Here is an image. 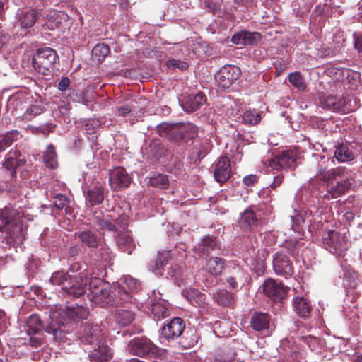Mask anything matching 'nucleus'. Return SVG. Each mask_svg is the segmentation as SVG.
Returning a JSON list of instances; mask_svg holds the SVG:
<instances>
[{
    "mask_svg": "<svg viewBox=\"0 0 362 362\" xmlns=\"http://www.w3.org/2000/svg\"><path fill=\"white\" fill-rule=\"evenodd\" d=\"M194 248L196 252L202 256H208L211 252L218 251L221 249L216 240L211 237L204 238L202 243Z\"/></svg>",
    "mask_w": 362,
    "mask_h": 362,
    "instance_id": "cd10ccee",
    "label": "nucleus"
},
{
    "mask_svg": "<svg viewBox=\"0 0 362 362\" xmlns=\"http://www.w3.org/2000/svg\"><path fill=\"white\" fill-rule=\"evenodd\" d=\"M131 111L132 106L128 104H125L117 108V114L119 116H125L127 114L130 113Z\"/></svg>",
    "mask_w": 362,
    "mask_h": 362,
    "instance_id": "0e129e2a",
    "label": "nucleus"
},
{
    "mask_svg": "<svg viewBox=\"0 0 362 362\" xmlns=\"http://www.w3.org/2000/svg\"><path fill=\"white\" fill-rule=\"evenodd\" d=\"M257 181V177L255 175H249L245 176L243 178V182L247 186H251L253 185Z\"/></svg>",
    "mask_w": 362,
    "mask_h": 362,
    "instance_id": "338daca9",
    "label": "nucleus"
},
{
    "mask_svg": "<svg viewBox=\"0 0 362 362\" xmlns=\"http://www.w3.org/2000/svg\"><path fill=\"white\" fill-rule=\"evenodd\" d=\"M20 133L17 130H11L0 136V152L4 151L19 139Z\"/></svg>",
    "mask_w": 362,
    "mask_h": 362,
    "instance_id": "e433bc0d",
    "label": "nucleus"
},
{
    "mask_svg": "<svg viewBox=\"0 0 362 362\" xmlns=\"http://www.w3.org/2000/svg\"><path fill=\"white\" fill-rule=\"evenodd\" d=\"M89 351V358L91 362H106L112 357V350L107 346L105 340L92 347Z\"/></svg>",
    "mask_w": 362,
    "mask_h": 362,
    "instance_id": "6ab92c4d",
    "label": "nucleus"
},
{
    "mask_svg": "<svg viewBox=\"0 0 362 362\" xmlns=\"http://www.w3.org/2000/svg\"><path fill=\"white\" fill-rule=\"evenodd\" d=\"M303 341L310 348L312 351H315L317 349V345L320 343V339L317 337H314L312 336H308L303 337Z\"/></svg>",
    "mask_w": 362,
    "mask_h": 362,
    "instance_id": "052dcab7",
    "label": "nucleus"
},
{
    "mask_svg": "<svg viewBox=\"0 0 362 362\" xmlns=\"http://www.w3.org/2000/svg\"><path fill=\"white\" fill-rule=\"evenodd\" d=\"M206 101V96L202 93H198L185 96L180 103L184 111L192 112L197 110Z\"/></svg>",
    "mask_w": 362,
    "mask_h": 362,
    "instance_id": "412c9836",
    "label": "nucleus"
},
{
    "mask_svg": "<svg viewBox=\"0 0 362 362\" xmlns=\"http://www.w3.org/2000/svg\"><path fill=\"white\" fill-rule=\"evenodd\" d=\"M54 205L58 209L65 208L69 203V199L64 194H57L54 197Z\"/></svg>",
    "mask_w": 362,
    "mask_h": 362,
    "instance_id": "6e6d98bb",
    "label": "nucleus"
},
{
    "mask_svg": "<svg viewBox=\"0 0 362 362\" xmlns=\"http://www.w3.org/2000/svg\"><path fill=\"white\" fill-rule=\"evenodd\" d=\"M240 75V70L238 66H224L216 74V81L221 88L226 89L238 79Z\"/></svg>",
    "mask_w": 362,
    "mask_h": 362,
    "instance_id": "4468645a",
    "label": "nucleus"
},
{
    "mask_svg": "<svg viewBox=\"0 0 362 362\" xmlns=\"http://www.w3.org/2000/svg\"><path fill=\"white\" fill-rule=\"evenodd\" d=\"M224 259L220 257H211L206 259V269L211 275H220L224 268Z\"/></svg>",
    "mask_w": 362,
    "mask_h": 362,
    "instance_id": "7c9ffc66",
    "label": "nucleus"
},
{
    "mask_svg": "<svg viewBox=\"0 0 362 362\" xmlns=\"http://www.w3.org/2000/svg\"><path fill=\"white\" fill-rule=\"evenodd\" d=\"M167 66L170 69L178 68L180 70H185L187 68V64L186 62L178 61L174 59H169L167 62Z\"/></svg>",
    "mask_w": 362,
    "mask_h": 362,
    "instance_id": "bf43d9fd",
    "label": "nucleus"
},
{
    "mask_svg": "<svg viewBox=\"0 0 362 362\" xmlns=\"http://www.w3.org/2000/svg\"><path fill=\"white\" fill-rule=\"evenodd\" d=\"M83 277L88 281L86 289L90 291L88 295L91 302L100 307H105L112 300L109 284L103 282L100 278L88 279L87 275L81 274V280Z\"/></svg>",
    "mask_w": 362,
    "mask_h": 362,
    "instance_id": "423d86ee",
    "label": "nucleus"
},
{
    "mask_svg": "<svg viewBox=\"0 0 362 362\" xmlns=\"http://www.w3.org/2000/svg\"><path fill=\"white\" fill-rule=\"evenodd\" d=\"M70 84V80L68 77H63L57 84V88L61 90H65Z\"/></svg>",
    "mask_w": 362,
    "mask_h": 362,
    "instance_id": "e2e57ef3",
    "label": "nucleus"
},
{
    "mask_svg": "<svg viewBox=\"0 0 362 362\" xmlns=\"http://www.w3.org/2000/svg\"><path fill=\"white\" fill-rule=\"evenodd\" d=\"M214 298L219 305L223 307L232 305L234 301L233 294L226 290L218 291L214 293Z\"/></svg>",
    "mask_w": 362,
    "mask_h": 362,
    "instance_id": "4c0bfd02",
    "label": "nucleus"
},
{
    "mask_svg": "<svg viewBox=\"0 0 362 362\" xmlns=\"http://www.w3.org/2000/svg\"><path fill=\"white\" fill-rule=\"evenodd\" d=\"M59 13H54L47 22L46 25L49 30H54L58 28L62 23L59 18Z\"/></svg>",
    "mask_w": 362,
    "mask_h": 362,
    "instance_id": "13d9d810",
    "label": "nucleus"
},
{
    "mask_svg": "<svg viewBox=\"0 0 362 362\" xmlns=\"http://www.w3.org/2000/svg\"><path fill=\"white\" fill-rule=\"evenodd\" d=\"M109 182L112 189L119 190L129 185L131 178L124 168H117L111 173Z\"/></svg>",
    "mask_w": 362,
    "mask_h": 362,
    "instance_id": "a211bd4d",
    "label": "nucleus"
},
{
    "mask_svg": "<svg viewBox=\"0 0 362 362\" xmlns=\"http://www.w3.org/2000/svg\"><path fill=\"white\" fill-rule=\"evenodd\" d=\"M43 161L47 168L55 169L58 167V162L55 148L49 144L43 152Z\"/></svg>",
    "mask_w": 362,
    "mask_h": 362,
    "instance_id": "72a5a7b5",
    "label": "nucleus"
},
{
    "mask_svg": "<svg viewBox=\"0 0 362 362\" xmlns=\"http://www.w3.org/2000/svg\"><path fill=\"white\" fill-rule=\"evenodd\" d=\"M198 128L192 124H168L163 123L158 126V132L163 137L170 140L177 141L187 136L194 138L198 134Z\"/></svg>",
    "mask_w": 362,
    "mask_h": 362,
    "instance_id": "0eeeda50",
    "label": "nucleus"
},
{
    "mask_svg": "<svg viewBox=\"0 0 362 362\" xmlns=\"http://www.w3.org/2000/svg\"><path fill=\"white\" fill-rule=\"evenodd\" d=\"M186 298L192 304L198 303L200 304L204 300V296L202 294L198 292V291L192 290L190 292H186Z\"/></svg>",
    "mask_w": 362,
    "mask_h": 362,
    "instance_id": "864d4df0",
    "label": "nucleus"
},
{
    "mask_svg": "<svg viewBox=\"0 0 362 362\" xmlns=\"http://www.w3.org/2000/svg\"><path fill=\"white\" fill-rule=\"evenodd\" d=\"M230 161L226 156H221L217 160L214 175L216 180L220 183L225 182L230 175Z\"/></svg>",
    "mask_w": 362,
    "mask_h": 362,
    "instance_id": "4be33fe9",
    "label": "nucleus"
},
{
    "mask_svg": "<svg viewBox=\"0 0 362 362\" xmlns=\"http://www.w3.org/2000/svg\"><path fill=\"white\" fill-rule=\"evenodd\" d=\"M78 237L81 241L89 247H96L98 245V240L91 231H82L79 233Z\"/></svg>",
    "mask_w": 362,
    "mask_h": 362,
    "instance_id": "37998d69",
    "label": "nucleus"
},
{
    "mask_svg": "<svg viewBox=\"0 0 362 362\" xmlns=\"http://www.w3.org/2000/svg\"><path fill=\"white\" fill-rule=\"evenodd\" d=\"M284 247H286L292 255H294L298 247V242L296 238L286 240L284 242Z\"/></svg>",
    "mask_w": 362,
    "mask_h": 362,
    "instance_id": "680f3d73",
    "label": "nucleus"
},
{
    "mask_svg": "<svg viewBox=\"0 0 362 362\" xmlns=\"http://www.w3.org/2000/svg\"><path fill=\"white\" fill-rule=\"evenodd\" d=\"M57 57V52L53 49L48 47H40L31 59L30 70L40 75H51Z\"/></svg>",
    "mask_w": 362,
    "mask_h": 362,
    "instance_id": "20e7f679",
    "label": "nucleus"
},
{
    "mask_svg": "<svg viewBox=\"0 0 362 362\" xmlns=\"http://www.w3.org/2000/svg\"><path fill=\"white\" fill-rule=\"evenodd\" d=\"M134 320L133 312L127 310H119L115 314L116 322L121 326H127Z\"/></svg>",
    "mask_w": 362,
    "mask_h": 362,
    "instance_id": "ea45409f",
    "label": "nucleus"
},
{
    "mask_svg": "<svg viewBox=\"0 0 362 362\" xmlns=\"http://www.w3.org/2000/svg\"><path fill=\"white\" fill-rule=\"evenodd\" d=\"M252 3V0H233L234 10L244 11Z\"/></svg>",
    "mask_w": 362,
    "mask_h": 362,
    "instance_id": "4d7b16f0",
    "label": "nucleus"
},
{
    "mask_svg": "<svg viewBox=\"0 0 362 362\" xmlns=\"http://www.w3.org/2000/svg\"><path fill=\"white\" fill-rule=\"evenodd\" d=\"M293 306L296 313L303 318L308 317L312 310L310 302L304 297H294Z\"/></svg>",
    "mask_w": 362,
    "mask_h": 362,
    "instance_id": "bb28decb",
    "label": "nucleus"
},
{
    "mask_svg": "<svg viewBox=\"0 0 362 362\" xmlns=\"http://www.w3.org/2000/svg\"><path fill=\"white\" fill-rule=\"evenodd\" d=\"M297 155L293 151H283L275 157L264 158V165L272 170H283L296 166Z\"/></svg>",
    "mask_w": 362,
    "mask_h": 362,
    "instance_id": "9d476101",
    "label": "nucleus"
},
{
    "mask_svg": "<svg viewBox=\"0 0 362 362\" xmlns=\"http://www.w3.org/2000/svg\"><path fill=\"white\" fill-rule=\"evenodd\" d=\"M30 337V344L32 347L37 348L44 341L43 332H35V333L27 332Z\"/></svg>",
    "mask_w": 362,
    "mask_h": 362,
    "instance_id": "3c124183",
    "label": "nucleus"
},
{
    "mask_svg": "<svg viewBox=\"0 0 362 362\" xmlns=\"http://www.w3.org/2000/svg\"><path fill=\"white\" fill-rule=\"evenodd\" d=\"M133 354L139 357H152L158 354V349L147 338H136L129 344Z\"/></svg>",
    "mask_w": 362,
    "mask_h": 362,
    "instance_id": "f8f14e48",
    "label": "nucleus"
},
{
    "mask_svg": "<svg viewBox=\"0 0 362 362\" xmlns=\"http://www.w3.org/2000/svg\"><path fill=\"white\" fill-rule=\"evenodd\" d=\"M170 259L169 251L159 252L158 259L150 267V269L156 275L173 279L180 286L179 281L182 280V271L177 264L170 262Z\"/></svg>",
    "mask_w": 362,
    "mask_h": 362,
    "instance_id": "39448f33",
    "label": "nucleus"
},
{
    "mask_svg": "<svg viewBox=\"0 0 362 362\" xmlns=\"http://www.w3.org/2000/svg\"><path fill=\"white\" fill-rule=\"evenodd\" d=\"M104 185L99 182L88 186L84 191L86 204L92 206L101 204L104 199Z\"/></svg>",
    "mask_w": 362,
    "mask_h": 362,
    "instance_id": "f3484780",
    "label": "nucleus"
},
{
    "mask_svg": "<svg viewBox=\"0 0 362 362\" xmlns=\"http://www.w3.org/2000/svg\"><path fill=\"white\" fill-rule=\"evenodd\" d=\"M263 292L269 298L274 300H281L286 296V287L281 283L273 279L266 280L263 285Z\"/></svg>",
    "mask_w": 362,
    "mask_h": 362,
    "instance_id": "2eb2a0df",
    "label": "nucleus"
},
{
    "mask_svg": "<svg viewBox=\"0 0 362 362\" xmlns=\"http://www.w3.org/2000/svg\"><path fill=\"white\" fill-rule=\"evenodd\" d=\"M25 100V95L22 93H16L9 97L7 106L12 108L13 110H17L21 108Z\"/></svg>",
    "mask_w": 362,
    "mask_h": 362,
    "instance_id": "a18cd8bd",
    "label": "nucleus"
},
{
    "mask_svg": "<svg viewBox=\"0 0 362 362\" xmlns=\"http://www.w3.org/2000/svg\"><path fill=\"white\" fill-rule=\"evenodd\" d=\"M354 37L355 49H356L359 52H362V34L356 35L354 33Z\"/></svg>",
    "mask_w": 362,
    "mask_h": 362,
    "instance_id": "69168bd1",
    "label": "nucleus"
},
{
    "mask_svg": "<svg viewBox=\"0 0 362 362\" xmlns=\"http://www.w3.org/2000/svg\"><path fill=\"white\" fill-rule=\"evenodd\" d=\"M21 157V153L18 149H12L7 155V158L3 163V166L10 172L11 176L16 175V169L23 166L26 160Z\"/></svg>",
    "mask_w": 362,
    "mask_h": 362,
    "instance_id": "b1692460",
    "label": "nucleus"
},
{
    "mask_svg": "<svg viewBox=\"0 0 362 362\" xmlns=\"http://www.w3.org/2000/svg\"><path fill=\"white\" fill-rule=\"evenodd\" d=\"M273 269L278 275L288 276L292 272V266L288 257L281 252H276L273 257Z\"/></svg>",
    "mask_w": 362,
    "mask_h": 362,
    "instance_id": "5701e85b",
    "label": "nucleus"
},
{
    "mask_svg": "<svg viewBox=\"0 0 362 362\" xmlns=\"http://www.w3.org/2000/svg\"><path fill=\"white\" fill-rule=\"evenodd\" d=\"M288 81L291 85L299 90H305L306 84L300 72H293L288 75Z\"/></svg>",
    "mask_w": 362,
    "mask_h": 362,
    "instance_id": "49530a36",
    "label": "nucleus"
},
{
    "mask_svg": "<svg viewBox=\"0 0 362 362\" xmlns=\"http://www.w3.org/2000/svg\"><path fill=\"white\" fill-rule=\"evenodd\" d=\"M211 148V143L208 139H203L197 144L192 148V153L195 156L194 159H202L209 152Z\"/></svg>",
    "mask_w": 362,
    "mask_h": 362,
    "instance_id": "58836bf2",
    "label": "nucleus"
},
{
    "mask_svg": "<svg viewBox=\"0 0 362 362\" xmlns=\"http://www.w3.org/2000/svg\"><path fill=\"white\" fill-rule=\"evenodd\" d=\"M110 53V47L104 43L97 44L92 50L93 57L99 62L103 61Z\"/></svg>",
    "mask_w": 362,
    "mask_h": 362,
    "instance_id": "79ce46f5",
    "label": "nucleus"
},
{
    "mask_svg": "<svg viewBox=\"0 0 362 362\" xmlns=\"http://www.w3.org/2000/svg\"><path fill=\"white\" fill-rule=\"evenodd\" d=\"M257 221V216L251 209H245L239 218L240 226L245 230H250L253 227L256 226Z\"/></svg>",
    "mask_w": 362,
    "mask_h": 362,
    "instance_id": "c85d7f7f",
    "label": "nucleus"
},
{
    "mask_svg": "<svg viewBox=\"0 0 362 362\" xmlns=\"http://www.w3.org/2000/svg\"><path fill=\"white\" fill-rule=\"evenodd\" d=\"M89 312L86 307L77 304L66 306L64 309L56 310L52 313V322L45 327L37 314H32L27 321L26 332L45 331L52 336L54 340L62 341L65 338V332L61 328L70 321H78L86 319Z\"/></svg>",
    "mask_w": 362,
    "mask_h": 362,
    "instance_id": "f03ea898",
    "label": "nucleus"
},
{
    "mask_svg": "<svg viewBox=\"0 0 362 362\" xmlns=\"http://www.w3.org/2000/svg\"><path fill=\"white\" fill-rule=\"evenodd\" d=\"M271 317L264 313H255L250 319L251 327L257 332L267 330L269 328Z\"/></svg>",
    "mask_w": 362,
    "mask_h": 362,
    "instance_id": "a878e982",
    "label": "nucleus"
},
{
    "mask_svg": "<svg viewBox=\"0 0 362 362\" xmlns=\"http://www.w3.org/2000/svg\"><path fill=\"white\" fill-rule=\"evenodd\" d=\"M70 270L74 272H79L78 276H74L71 277V279H74L75 278H78V281L79 284H83V286H85V291H86L87 285L88 281H86V278L83 277V280L81 279V274L87 275L88 279L93 278L89 275V272L87 270V266L84 262H75L73 263L70 267Z\"/></svg>",
    "mask_w": 362,
    "mask_h": 362,
    "instance_id": "f704fd0d",
    "label": "nucleus"
},
{
    "mask_svg": "<svg viewBox=\"0 0 362 362\" xmlns=\"http://www.w3.org/2000/svg\"><path fill=\"white\" fill-rule=\"evenodd\" d=\"M139 286L140 284L137 279L130 276H124L122 279V285L117 287L116 291L119 295L123 303L134 304V301L136 299L133 298L130 293L136 291Z\"/></svg>",
    "mask_w": 362,
    "mask_h": 362,
    "instance_id": "ddd939ff",
    "label": "nucleus"
},
{
    "mask_svg": "<svg viewBox=\"0 0 362 362\" xmlns=\"http://www.w3.org/2000/svg\"><path fill=\"white\" fill-rule=\"evenodd\" d=\"M185 328L182 318L175 317L168 322L162 329V335L168 340L175 339L180 337Z\"/></svg>",
    "mask_w": 362,
    "mask_h": 362,
    "instance_id": "dca6fc26",
    "label": "nucleus"
},
{
    "mask_svg": "<svg viewBox=\"0 0 362 362\" xmlns=\"http://www.w3.org/2000/svg\"><path fill=\"white\" fill-rule=\"evenodd\" d=\"M346 100L342 102L334 95H327L322 100V104L325 107L334 111H354L355 107L347 108L345 106Z\"/></svg>",
    "mask_w": 362,
    "mask_h": 362,
    "instance_id": "c756f323",
    "label": "nucleus"
},
{
    "mask_svg": "<svg viewBox=\"0 0 362 362\" xmlns=\"http://www.w3.org/2000/svg\"><path fill=\"white\" fill-rule=\"evenodd\" d=\"M78 337L82 344H89L93 347L103 342L104 334L98 325L87 322L83 325Z\"/></svg>",
    "mask_w": 362,
    "mask_h": 362,
    "instance_id": "9b49d317",
    "label": "nucleus"
},
{
    "mask_svg": "<svg viewBox=\"0 0 362 362\" xmlns=\"http://www.w3.org/2000/svg\"><path fill=\"white\" fill-rule=\"evenodd\" d=\"M22 217L32 221L33 216L16 204H8L0 209V232L6 244L13 247L21 246L25 239L27 233Z\"/></svg>",
    "mask_w": 362,
    "mask_h": 362,
    "instance_id": "7ed1b4c3",
    "label": "nucleus"
},
{
    "mask_svg": "<svg viewBox=\"0 0 362 362\" xmlns=\"http://www.w3.org/2000/svg\"><path fill=\"white\" fill-rule=\"evenodd\" d=\"M334 157L339 163L351 162L355 158L352 151L345 144L337 146Z\"/></svg>",
    "mask_w": 362,
    "mask_h": 362,
    "instance_id": "c9c22d12",
    "label": "nucleus"
},
{
    "mask_svg": "<svg viewBox=\"0 0 362 362\" xmlns=\"http://www.w3.org/2000/svg\"><path fill=\"white\" fill-rule=\"evenodd\" d=\"M262 38V35L257 32H249L243 30L234 34L231 37V42L240 45H254Z\"/></svg>",
    "mask_w": 362,
    "mask_h": 362,
    "instance_id": "393cba45",
    "label": "nucleus"
},
{
    "mask_svg": "<svg viewBox=\"0 0 362 362\" xmlns=\"http://www.w3.org/2000/svg\"><path fill=\"white\" fill-rule=\"evenodd\" d=\"M283 176L281 175H278L274 177V180L272 183L270 185L272 189H274L277 187H279L283 182Z\"/></svg>",
    "mask_w": 362,
    "mask_h": 362,
    "instance_id": "774afa93",
    "label": "nucleus"
},
{
    "mask_svg": "<svg viewBox=\"0 0 362 362\" xmlns=\"http://www.w3.org/2000/svg\"><path fill=\"white\" fill-rule=\"evenodd\" d=\"M98 256L103 261L110 263L114 259L115 255L108 246L103 245H100L98 252Z\"/></svg>",
    "mask_w": 362,
    "mask_h": 362,
    "instance_id": "8fccbe9b",
    "label": "nucleus"
},
{
    "mask_svg": "<svg viewBox=\"0 0 362 362\" xmlns=\"http://www.w3.org/2000/svg\"><path fill=\"white\" fill-rule=\"evenodd\" d=\"M152 313L158 317L165 318L168 315V309L160 303L152 305Z\"/></svg>",
    "mask_w": 362,
    "mask_h": 362,
    "instance_id": "5fc2aeb1",
    "label": "nucleus"
},
{
    "mask_svg": "<svg viewBox=\"0 0 362 362\" xmlns=\"http://www.w3.org/2000/svg\"><path fill=\"white\" fill-rule=\"evenodd\" d=\"M199 335L194 328H189L185 332L180 340V344L185 349L194 346L199 341Z\"/></svg>",
    "mask_w": 362,
    "mask_h": 362,
    "instance_id": "2f4dec72",
    "label": "nucleus"
},
{
    "mask_svg": "<svg viewBox=\"0 0 362 362\" xmlns=\"http://www.w3.org/2000/svg\"><path fill=\"white\" fill-rule=\"evenodd\" d=\"M349 230L346 228L339 231L331 230L323 235L322 244L329 252L340 256L349 247Z\"/></svg>",
    "mask_w": 362,
    "mask_h": 362,
    "instance_id": "6e6552de",
    "label": "nucleus"
},
{
    "mask_svg": "<svg viewBox=\"0 0 362 362\" xmlns=\"http://www.w3.org/2000/svg\"><path fill=\"white\" fill-rule=\"evenodd\" d=\"M94 223H95L96 226L98 227V230H107L110 232H114L115 228L116 227L115 225H112V223L110 221L107 217L103 216V217H98L96 216L95 218Z\"/></svg>",
    "mask_w": 362,
    "mask_h": 362,
    "instance_id": "09e8293b",
    "label": "nucleus"
},
{
    "mask_svg": "<svg viewBox=\"0 0 362 362\" xmlns=\"http://www.w3.org/2000/svg\"><path fill=\"white\" fill-rule=\"evenodd\" d=\"M37 13L33 9L19 8L16 14V21L18 26L23 29H28L34 25Z\"/></svg>",
    "mask_w": 362,
    "mask_h": 362,
    "instance_id": "aec40b11",
    "label": "nucleus"
},
{
    "mask_svg": "<svg viewBox=\"0 0 362 362\" xmlns=\"http://www.w3.org/2000/svg\"><path fill=\"white\" fill-rule=\"evenodd\" d=\"M44 107L41 103H36L28 107L23 114V119L30 121L36 116L44 112Z\"/></svg>",
    "mask_w": 362,
    "mask_h": 362,
    "instance_id": "c03bdc74",
    "label": "nucleus"
},
{
    "mask_svg": "<svg viewBox=\"0 0 362 362\" xmlns=\"http://www.w3.org/2000/svg\"><path fill=\"white\" fill-rule=\"evenodd\" d=\"M49 284L62 286L63 293L74 298H78L85 293V286H83V284H79L78 278L71 279L67 274L63 272L53 273L49 280Z\"/></svg>",
    "mask_w": 362,
    "mask_h": 362,
    "instance_id": "1a4fd4ad",
    "label": "nucleus"
},
{
    "mask_svg": "<svg viewBox=\"0 0 362 362\" xmlns=\"http://www.w3.org/2000/svg\"><path fill=\"white\" fill-rule=\"evenodd\" d=\"M261 115L255 110H246L241 116L240 119L243 124L248 125H255L261 120Z\"/></svg>",
    "mask_w": 362,
    "mask_h": 362,
    "instance_id": "a19ab883",
    "label": "nucleus"
},
{
    "mask_svg": "<svg viewBox=\"0 0 362 362\" xmlns=\"http://www.w3.org/2000/svg\"><path fill=\"white\" fill-rule=\"evenodd\" d=\"M116 241L118 247L124 252L131 254L134 249V244L127 232H122L117 235Z\"/></svg>",
    "mask_w": 362,
    "mask_h": 362,
    "instance_id": "473e14b6",
    "label": "nucleus"
},
{
    "mask_svg": "<svg viewBox=\"0 0 362 362\" xmlns=\"http://www.w3.org/2000/svg\"><path fill=\"white\" fill-rule=\"evenodd\" d=\"M353 179L344 175V170L341 168L327 169L325 161L319 163L316 174L307 185L298 192L305 198L308 204L315 205V201L310 200V197L320 199L337 198L351 187Z\"/></svg>",
    "mask_w": 362,
    "mask_h": 362,
    "instance_id": "f257e3e1",
    "label": "nucleus"
},
{
    "mask_svg": "<svg viewBox=\"0 0 362 362\" xmlns=\"http://www.w3.org/2000/svg\"><path fill=\"white\" fill-rule=\"evenodd\" d=\"M127 216L125 215L121 216L119 218L114 221L112 225H115V231L117 234L122 232H125L124 229L127 227Z\"/></svg>",
    "mask_w": 362,
    "mask_h": 362,
    "instance_id": "603ef678",
    "label": "nucleus"
},
{
    "mask_svg": "<svg viewBox=\"0 0 362 362\" xmlns=\"http://www.w3.org/2000/svg\"><path fill=\"white\" fill-rule=\"evenodd\" d=\"M169 184L168 178L165 175H153L150 177L149 185L154 187L165 189Z\"/></svg>",
    "mask_w": 362,
    "mask_h": 362,
    "instance_id": "de8ad7c7",
    "label": "nucleus"
}]
</instances>
